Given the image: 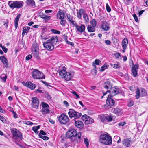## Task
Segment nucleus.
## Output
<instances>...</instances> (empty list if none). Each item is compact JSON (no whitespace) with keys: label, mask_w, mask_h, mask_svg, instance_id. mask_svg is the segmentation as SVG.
Wrapping results in <instances>:
<instances>
[{"label":"nucleus","mask_w":148,"mask_h":148,"mask_svg":"<svg viewBox=\"0 0 148 148\" xmlns=\"http://www.w3.org/2000/svg\"><path fill=\"white\" fill-rule=\"evenodd\" d=\"M99 141L101 143L106 145H110L112 143L111 137L107 133H102L100 136Z\"/></svg>","instance_id":"obj_1"},{"label":"nucleus","mask_w":148,"mask_h":148,"mask_svg":"<svg viewBox=\"0 0 148 148\" xmlns=\"http://www.w3.org/2000/svg\"><path fill=\"white\" fill-rule=\"evenodd\" d=\"M32 70L31 74L34 79H45V75L38 70L33 69Z\"/></svg>","instance_id":"obj_2"},{"label":"nucleus","mask_w":148,"mask_h":148,"mask_svg":"<svg viewBox=\"0 0 148 148\" xmlns=\"http://www.w3.org/2000/svg\"><path fill=\"white\" fill-rule=\"evenodd\" d=\"M81 133L78 132L77 134L76 130L74 129L69 130L67 132L66 134V136L68 138H71L76 136L78 137V139H80L81 138Z\"/></svg>","instance_id":"obj_3"},{"label":"nucleus","mask_w":148,"mask_h":148,"mask_svg":"<svg viewBox=\"0 0 148 148\" xmlns=\"http://www.w3.org/2000/svg\"><path fill=\"white\" fill-rule=\"evenodd\" d=\"M68 114L71 118H74L75 119L79 118L82 115L81 113L77 112L74 110L71 109L69 110Z\"/></svg>","instance_id":"obj_4"},{"label":"nucleus","mask_w":148,"mask_h":148,"mask_svg":"<svg viewBox=\"0 0 148 148\" xmlns=\"http://www.w3.org/2000/svg\"><path fill=\"white\" fill-rule=\"evenodd\" d=\"M58 120L60 123L62 124H65L66 123L69 121L68 116L65 114H61L59 116Z\"/></svg>","instance_id":"obj_5"},{"label":"nucleus","mask_w":148,"mask_h":148,"mask_svg":"<svg viewBox=\"0 0 148 148\" xmlns=\"http://www.w3.org/2000/svg\"><path fill=\"white\" fill-rule=\"evenodd\" d=\"M119 92V89L117 87H112L109 90L103 93V96L105 95L108 92H109L113 96H115Z\"/></svg>","instance_id":"obj_6"},{"label":"nucleus","mask_w":148,"mask_h":148,"mask_svg":"<svg viewBox=\"0 0 148 148\" xmlns=\"http://www.w3.org/2000/svg\"><path fill=\"white\" fill-rule=\"evenodd\" d=\"M147 95V93L146 90L143 89L140 90L137 89L136 91L135 97L137 99H138L140 96L144 97L146 96Z\"/></svg>","instance_id":"obj_7"},{"label":"nucleus","mask_w":148,"mask_h":148,"mask_svg":"<svg viewBox=\"0 0 148 148\" xmlns=\"http://www.w3.org/2000/svg\"><path fill=\"white\" fill-rule=\"evenodd\" d=\"M43 46L44 48L49 51H51L53 49L54 46L51 42L50 40H47L43 42Z\"/></svg>","instance_id":"obj_8"},{"label":"nucleus","mask_w":148,"mask_h":148,"mask_svg":"<svg viewBox=\"0 0 148 148\" xmlns=\"http://www.w3.org/2000/svg\"><path fill=\"white\" fill-rule=\"evenodd\" d=\"M13 137L15 140L19 142L22 138V135L21 132L16 129H15L13 133Z\"/></svg>","instance_id":"obj_9"},{"label":"nucleus","mask_w":148,"mask_h":148,"mask_svg":"<svg viewBox=\"0 0 148 148\" xmlns=\"http://www.w3.org/2000/svg\"><path fill=\"white\" fill-rule=\"evenodd\" d=\"M112 97L111 95H109L106 101V104L110 107V108L113 106L115 103L114 101L111 98Z\"/></svg>","instance_id":"obj_10"},{"label":"nucleus","mask_w":148,"mask_h":148,"mask_svg":"<svg viewBox=\"0 0 148 148\" xmlns=\"http://www.w3.org/2000/svg\"><path fill=\"white\" fill-rule=\"evenodd\" d=\"M139 65L138 64H136L133 66L132 69V73L134 77H136L137 76V70L138 68Z\"/></svg>","instance_id":"obj_11"},{"label":"nucleus","mask_w":148,"mask_h":148,"mask_svg":"<svg viewBox=\"0 0 148 148\" xmlns=\"http://www.w3.org/2000/svg\"><path fill=\"white\" fill-rule=\"evenodd\" d=\"M32 106L33 107L37 109L39 106V101L36 97H33L32 99Z\"/></svg>","instance_id":"obj_12"},{"label":"nucleus","mask_w":148,"mask_h":148,"mask_svg":"<svg viewBox=\"0 0 148 148\" xmlns=\"http://www.w3.org/2000/svg\"><path fill=\"white\" fill-rule=\"evenodd\" d=\"M113 117L111 115H103L101 117V119L102 121H104L105 120L107 121L108 122L112 121Z\"/></svg>","instance_id":"obj_13"},{"label":"nucleus","mask_w":148,"mask_h":148,"mask_svg":"<svg viewBox=\"0 0 148 148\" xmlns=\"http://www.w3.org/2000/svg\"><path fill=\"white\" fill-rule=\"evenodd\" d=\"M57 18L60 20L64 19L65 17V14L62 10L59 11L57 14Z\"/></svg>","instance_id":"obj_14"},{"label":"nucleus","mask_w":148,"mask_h":148,"mask_svg":"<svg viewBox=\"0 0 148 148\" xmlns=\"http://www.w3.org/2000/svg\"><path fill=\"white\" fill-rule=\"evenodd\" d=\"M25 86L32 90H34L36 87L35 84L30 81L27 82Z\"/></svg>","instance_id":"obj_15"},{"label":"nucleus","mask_w":148,"mask_h":148,"mask_svg":"<svg viewBox=\"0 0 148 148\" xmlns=\"http://www.w3.org/2000/svg\"><path fill=\"white\" fill-rule=\"evenodd\" d=\"M0 60L3 62V66L7 67L8 65V60L7 59L3 56H1L0 57Z\"/></svg>","instance_id":"obj_16"},{"label":"nucleus","mask_w":148,"mask_h":148,"mask_svg":"<svg viewBox=\"0 0 148 148\" xmlns=\"http://www.w3.org/2000/svg\"><path fill=\"white\" fill-rule=\"evenodd\" d=\"M112 112L118 116H119L122 114V110L118 108H114L112 110Z\"/></svg>","instance_id":"obj_17"},{"label":"nucleus","mask_w":148,"mask_h":148,"mask_svg":"<svg viewBox=\"0 0 148 148\" xmlns=\"http://www.w3.org/2000/svg\"><path fill=\"white\" fill-rule=\"evenodd\" d=\"M75 125L76 127L79 128H82L84 126L83 123L81 121H75Z\"/></svg>","instance_id":"obj_18"},{"label":"nucleus","mask_w":148,"mask_h":148,"mask_svg":"<svg viewBox=\"0 0 148 148\" xmlns=\"http://www.w3.org/2000/svg\"><path fill=\"white\" fill-rule=\"evenodd\" d=\"M74 74L71 72H67L64 77L66 81H69L73 77Z\"/></svg>","instance_id":"obj_19"},{"label":"nucleus","mask_w":148,"mask_h":148,"mask_svg":"<svg viewBox=\"0 0 148 148\" xmlns=\"http://www.w3.org/2000/svg\"><path fill=\"white\" fill-rule=\"evenodd\" d=\"M101 27L104 31H108L109 29L110 28L109 24L107 22H104L102 23Z\"/></svg>","instance_id":"obj_20"},{"label":"nucleus","mask_w":148,"mask_h":148,"mask_svg":"<svg viewBox=\"0 0 148 148\" xmlns=\"http://www.w3.org/2000/svg\"><path fill=\"white\" fill-rule=\"evenodd\" d=\"M75 27L77 31L81 33L84 32L85 29V26L84 25H82L80 26L77 25Z\"/></svg>","instance_id":"obj_21"},{"label":"nucleus","mask_w":148,"mask_h":148,"mask_svg":"<svg viewBox=\"0 0 148 148\" xmlns=\"http://www.w3.org/2000/svg\"><path fill=\"white\" fill-rule=\"evenodd\" d=\"M58 72L59 73L60 77L61 78H64L66 74L67 73L66 71L64 70H59Z\"/></svg>","instance_id":"obj_22"},{"label":"nucleus","mask_w":148,"mask_h":148,"mask_svg":"<svg viewBox=\"0 0 148 148\" xmlns=\"http://www.w3.org/2000/svg\"><path fill=\"white\" fill-rule=\"evenodd\" d=\"M122 143L125 146L129 147L131 145V142L130 140L125 139L123 141Z\"/></svg>","instance_id":"obj_23"},{"label":"nucleus","mask_w":148,"mask_h":148,"mask_svg":"<svg viewBox=\"0 0 148 148\" xmlns=\"http://www.w3.org/2000/svg\"><path fill=\"white\" fill-rule=\"evenodd\" d=\"M103 86L105 89L110 90L112 87V85L110 82L108 81L104 83Z\"/></svg>","instance_id":"obj_24"},{"label":"nucleus","mask_w":148,"mask_h":148,"mask_svg":"<svg viewBox=\"0 0 148 148\" xmlns=\"http://www.w3.org/2000/svg\"><path fill=\"white\" fill-rule=\"evenodd\" d=\"M20 16L21 14H18L17 15V16L15 18L14 22L15 27L16 29L18 27V22Z\"/></svg>","instance_id":"obj_25"},{"label":"nucleus","mask_w":148,"mask_h":148,"mask_svg":"<svg viewBox=\"0 0 148 148\" xmlns=\"http://www.w3.org/2000/svg\"><path fill=\"white\" fill-rule=\"evenodd\" d=\"M48 40H50V42L53 44H53H56L58 41L57 36L52 37L50 39Z\"/></svg>","instance_id":"obj_26"},{"label":"nucleus","mask_w":148,"mask_h":148,"mask_svg":"<svg viewBox=\"0 0 148 148\" xmlns=\"http://www.w3.org/2000/svg\"><path fill=\"white\" fill-rule=\"evenodd\" d=\"M30 29V28L29 27L26 26L24 27L23 28V32L22 34V36H23L25 33H28Z\"/></svg>","instance_id":"obj_27"},{"label":"nucleus","mask_w":148,"mask_h":148,"mask_svg":"<svg viewBox=\"0 0 148 148\" xmlns=\"http://www.w3.org/2000/svg\"><path fill=\"white\" fill-rule=\"evenodd\" d=\"M16 7V8H19L22 7L23 5V2L22 1H15Z\"/></svg>","instance_id":"obj_28"},{"label":"nucleus","mask_w":148,"mask_h":148,"mask_svg":"<svg viewBox=\"0 0 148 148\" xmlns=\"http://www.w3.org/2000/svg\"><path fill=\"white\" fill-rule=\"evenodd\" d=\"M84 10L83 9H80L77 12V16L79 19L82 18V15L83 14Z\"/></svg>","instance_id":"obj_29"},{"label":"nucleus","mask_w":148,"mask_h":148,"mask_svg":"<svg viewBox=\"0 0 148 148\" xmlns=\"http://www.w3.org/2000/svg\"><path fill=\"white\" fill-rule=\"evenodd\" d=\"M31 49L32 52H36L38 51L39 48L38 45L36 43L33 44Z\"/></svg>","instance_id":"obj_30"},{"label":"nucleus","mask_w":148,"mask_h":148,"mask_svg":"<svg viewBox=\"0 0 148 148\" xmlns=\"http://www.w3.org/2000/svg\"><path fill=\"white\" fill-rule=\"evenodd\" d=\"M27 5L31 7L35 6V2L33 0H27L26 1Z\"/></svg>","instance_id":"obj_31"},{"label":"nucleus","mask_w":148,"mask_h":148,"mask_svg":"<svg viewBox=\"0 0 148 148\" xmlns=\"http://www.w3.org/2000/svg\"><path fill=\"white\" fill-rule=\"evenodd\" d=\"M128 42L127 38H124L122 42V47L126 48Z\"/></svg>","instance_id":"obj_32"},{"label":"nucleus","mask_w":148,"mask_h":148,"mask_svg":"<svg viewBox=\"0 0 148 148\" xmlns=\"http://www.w3.org/2000/svg\"><path fill=\"white\" fill-rule=\"evenodd\" d=\"M8 4L11 8L13 9L15 8V1H10L8 2Z\"/></svg>","instance_id":"obj_33"},{"label":"nucleus","mask_w":148,"mask_h":148,"mask_svg":"<svg viewBox=\"0 0 148 148\" xmlns=\"http://www.w3.org/2000/svg\"><path fill=\"white\" fill-rule=\"evenodd\" d=\"M32 54L35 57V58L38 60H39L40 59L39 56V52L38 51L36 52H32Z\"/></svg>","instance_id":"obj_34"},{"label":"nucleus","mask_w":148,"mask_h":148,"mask_svg":"<svg viewBox=\"0 0 148 148\" xmlns=\"http://www.w3.org/2000/svg\"><path fill=\"white\" fill-rule=\"evenodd\" d=\"M112 67L115 69L119 68L121 67V65L119 63L116 62L115 64H111Z\"/></svg>","instance_id":"obj_35"},{"label":"nucleus","mask_w":148,"mask_h":148,"mask_svg":"<svg viewBox=\"0 0 148 148\" xmlns=\"http://www.w3.org/2000/svg\"><path fill=\"white\" fill-rule=\"evenodd\" d=\"M93 120L92 118L89 117L88 119L86 120L85 123L86 124H88L92 123L93 122Z\"/></svg>","instance_id":"obj_36"},{"label":"nucleus","mask_w":148,"mask_h":148,"mask_svg":"<svg viewBox=\"0 0 148 148\" xmlns=\"http://www.w3.org/2000/svg\"><path fill=\"white\" fill-rule=\"evenodd\" d=\"M88 30L90 32H95V27H92L90 25H88L87 27Z\"/></svg>","instance_id":"obj_37"},{"label":"nucleus","mask_w":148,"mask_h":148,"mask_svg":"<svg viewBox=\"0 0 148 148\" xmlns=\"http://www.w3.org/2000/svg\"><path fill=\"white\" fill-rule=\"evenodd\" d=\"M41 111L42 114H45L49 113V110L47 108H42L41 110Z\"/></svg>","instance_id":"obj_38"},{"label":"nucleus","mask_w":148,"mask_h":148,"mask_svg":"<svg viewBox=\"0 0 148 148\" xmlns=\"http://www.w3.org/2000/svg\"><path fill=\"white\" fill-rule=\"evenodd\" d=\"M40 128V126L38 125L37 126H34L32 127V130L34 132L37 134L38 133V130H39Z\"/></svg>","instance_id":"obj_39"},{"label":"nucleus","mask_w":148,"mask_h":148,"mask_svg":"<svg viewBox=\"0 0 148 148\" xmlns=\"http://www.w3.org/2000/svg\"><path fill=\"white\" fill-rule=\"evenodd\" d=\"M83 17L86 22H88L89 18L88 15L86 14L85 13L83 14Z\"/></svg>","instance_id":"obj_40"},{"label":"nucleus","mask_w":148,"mask_h":148,"mask_svg":"<svg viewBox=\"0 0 148 148\" xmlns=\"http://www.w3.org/2000/svg\"><path fill=\"white\" fill-rule=\"evenodd\" d=\"M0 78L2 81L3 82H5L7 78V76L4 74H2L0 76Z\"/></svg>","instance_id":"obj_41"},{"label":"nucleus","mask_w":148,"mask_h":148,"mask_svg":"<svg viewBox=\"0 0 148 148\" xmlns=\"http://www.w3.org/2000/svg\"><path fill=\"white\" fill-rule=\"evenodd\" d=\"M90 24L93 27H95L97 25V22L95 19H93L90 22Z\"/></svg>","instance_id":"obj_42"},{"label":"nucleus","mask_w":148,"mask_h":148,"mask_svg":"<svg viewBox=\"0 0 148 148\" xmlns=\"http://www.w3.org/2000/svg\"><path fill=\"white\" fill-rule=\"evenodd\" d=\"M39 137L42 139L44 140H47L49 139V137L47 136H43L41 135V134H38Z\"/></svg>","instance_id":"obj_43"},{"label":"nucleus","mask_w":148,"mask_h":148,"mask_svg":"<svg viewBox=\"0 0 148 148\" xmlns=\"http://www.w3.org/2000/svg\"><path fill=\"white\" fill-rule=\"evenodd\" d=\"M84 142L85 145L88 147L89 145V142L87 138H85L84 139Z\"/></svg>","instance_id":"obj_44"},{"label":"nucleus","mask_w":148,"mask_h":148,"mask_svg":"<svg viewBox=\"0 0 148 148\" xmlns=\"http://www.w3.org/2000/svg\"><path fill=\"white\" fill-rule=\"evenodd\" d=\"M23 122L24 124H25L27 125H30L33 124V123L29 121H23Z\"/></svg>","instance_id":"obj_45"},{"label":"nucleus","mask_w":148,"mask_h":148,"mask_svg":"<svg viewBox=\"0 0 148 148\" xmlns=\"http://www.w3.org/2000/svg\"><path fill=\"white\" fill-rule=\"evenodd\" d=\"M134 104V101L132 100H130L128 103V105L129 107L133 106Z\"/></svg>","instance_id":"obj_46"},{"label":"nucleus","mask_w":148,"mask_h":148,"mask_svg":"<svg viewBox=\"0 0 148 148\" xmlns=\"http://www.w3.org/2000/svg\"><path fill=\"white\" fill-rule=\"evenodd\" d=\"M89 116L86 115H83L82 117V119L84 121H85V122H86V120L88 118Z\"/></svg>","instance_id":"obj_47"},{"label":"nucleus","mask_w":148,"mask_h":148,"mask_svg":"<svg viewBox=\"0 0 148 148\" xmlns=\"http://www.w3.org/2000/svg\"><path fill=\"white\" fill-rule=\"evenodd\" d=\"M108 65H107L104 64L101 67V71H103L105 69L108 68Z\"/></svg>","instance_id":"obj_48"},{"label":"nucleus","mask_w":148,"mask_h":148,"mask_svg":"<svg viewBox=\"0 0 148 148\" xmlns=\"http://www.w3.org/2000/svg\"><path fill=\"white\" fill-rule=\"evenodd\" d=\"M45 97L48 100H50L51 98L49 94L47 92L45 94Z\"/></svg>","instance_id":"obj_49"},{"label":"nucleus","mask_w":148,"mask_h":148,"mask_svg":"<svg viewBox=\"0 0 148 148\" xmlns=\"http://www.w3.org/2000/svg\"><path fill=\"white\" fill-rule=\"evenodd\" d=\"M67 17L68 18L69 21L71 22L73 20V16H71L70 15L68 14L67 15Z\"/></svg>","instance_id":"obj_50"},{"label":"nucleus","mask_w":148,"mask_h":148,"mask_svg":"<svg viewBox=\"0 0 148 148\" xmlns=\"http://www.w3.org/2000/svg\"><path fill=\"white\" fill-rule=\"evenodd\" d=\"M114 56H115L116 58H118L119 57L121 56V55L119 53L116 52L114 53Z\"/></svg>","instance_id":"obj_51"},{"label":"nucleus","mask_w":148,"mask_h":148,"mask_svg":"<svg viewBox=\"0 0 148 148\" xmlns=\"http://www.w3.org/2000/svg\"><path fill=\"white\" fill-rule=\"evenodd\" d=\"M42 108H48L49 107V106L45 102H42Z\"/></svg>","instance_id":"obj_52"},{"label":"nucleus","mask_w":148,"mask_h":148,"mask_svg":"<svg viewBox=\"0 0 148 148\" xmlns=\"http://www.w3.org/2000/svg\"><path fill=\"white\" fill-rule=\"evenodd\" d=\"M65 41L66 42L67 44L68 45H70L72 46H73L74 45V44L71 42H70L67 39L65 38Z\"/></svg>","instance_id":"obj_53"},{"label":"nucleus","mask_w":148,"mask_h":148,"mask_svg":"<svg viewBox=\"0 0 148 148\" xmlns=\"http://www.w3.org/2000/svg\"><path fill=\"white\" fill-rule=\"evenodd\" d=\"M94 63L95 64L97 65H99L101 63V61L99 59H96Z\"/></svg>","instance_id":"obj_54"},{"label":"nucleus","mask_w":148,"mask_h":148,"mask_svg":"<svg viewBox=\"0 0 148 148\" xmlns=\"http://www.w3.org/2000/svg\"><path fill=\"white\" fill-rule=\"evenodd\" d=\"M65 23L66 21L65 20H64L63 19H62L61 20L60 23L63 27H64L65 26Z\"/></svg>","instance_id":"obj_55"},{"label":"nucleus","mask_w":148,"mask_h":148,"mask_svg":"<svg viewBox=\"0 0 148 148\" xmlns=\"http://www.w3.org/2000/svg\"><path fill=\"white\" fill-rule=\"evenodd\" d=\"M126 124L125 121L121 122L118 123V125L120 126H123Z\"/></svg>","instance_id":"obj_56"},{"label":"nucleus","mask_w":148,"mask_h":148,"mask_svg":"<svg viewBox=\"0 0 148 148\" xmlns=\"http://www.w3.org/2000/svg\"><path fill=\"white\" fill-rule=\"evenodd\" d=\"M51 31L54 34H60V32L59 31L56 30H55L53 29H51Z\"/></svg>","instance_id":"obj_57"},{"label":"nucleus","mask_w":148,"mask_h":148,"mask_svg":"<svg viewBox=\"0 0 148 148\" xmlns=\"http://www.w3.org/2000/svg\"><path fill=\"white\" fill-rule=\"evenodd\" d=\"M71 93L73 94L77 98H79V96L76 93V92L74 91H72Z\"/></svg>","instance_id":"obj_58"},{"label":"nucleus","mask_w":148,"mask_h":148,"mask_svg":"<svg viewBox=\"0 0 148 148\" xmlns=\"http://www.w3.org/2000/svg\"><path fill=\"white\" fill-rule=\"evenodd\" d=\"M106 8L107 10V11L108 12H110V11L111 10V8H110V7L109 6V5H108V4L107 3L106 4Z\"/></svg>","instance_id":"obj_59"},{"label":"nucleus","mask_w":148,"mask_h":148,"mask_svg":"<svg viewBox=\"0 0 148 148\" xmlns=\"http://www.w3.org/2000/svg\"><path fill=\"white\" fill-rule=\"evenodd\" d=\"M0 120L3 123H5V119L3 116L1 115H0Z\"/></svg>","instance_id":"obj_60"},{"label":"nucleus","mask_w":148,"mask_h":148,"mask_svg":"<svg viewBox=\"0 0 148 148\" xmlns=\"http://www.w3.org/2000/svg\"><path fill=\"white\" fill-rule=\"evenodd\" d=\"M51 17L50 16H48L45 15V17H44V19L45 20H49L50 19Z\"/></svg>","instance_id":"obj_61"},{"label":"nucleus","mask_w":148,"mask_h":148,"mask_svg":"<svg viewBox=\"0 0 148 148\" xmlns=\"http://www.w3.org/2000/svg\"><path fill=\"white\" fill-rule=\"evenodd\" d=\"M114 139H118V140L117 141V143H120L121 141V139L120 137L118 136H115L114 137Z\"/></svg>","instance_id":"obj_62"},{"label":"nucleus","mask_w":148,"mask_h":148,"mask_svg":"<svg viewBox=\"0 0 148 148\" xmlns=\"http://www.w3.org/2000/svg\"><path fill=\"white\" fill-rule=\"evenodd\" d=\"M133 16L136 21L138 22V20L137 16L135 14H134Z\"/></svg>","instance_id":"obj_63"},{"label":"nucleus","mask_w":148,"mask_h":148,"mask_svg":"<svg viewBox=\"0 0 148 148\" xmlns=\"http://www.w3.org/2000/svg\"><path fill=\"white\" fill-rule=\"evenodd\" d=\"M105 43L107 45H109L111 43V41L108 40H106L105 41Z\"/></svg>","instance_id":"obj_64"}]
</instances>
